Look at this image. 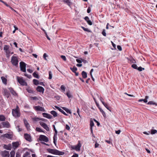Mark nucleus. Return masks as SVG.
Instances as JSON below:
<instances>
[{
	"label": "nucleus",
	"mask_w": 157,
	"mask_h": 157,
	"mask_svg": "<svg viewBox=\"0 0 157 157\" xmlns=\"http://www.w3.org/2000/svg\"><path fill=\"white\" fill-rule=\"evenodd\" d=\"M13 115L15 117H19L20 116L19 107L17 106L16 109H13L12 110Z\"/></svg>",
	"instance_id": "obj_1"
},
{
	"label": "nucleus",
	"mask_w": 157,
	"mask_h": 157,
	"mask_svg": "<svg viewBox=\"0 0 157 157\" xmlns=\"http://www.w3.org/2000/svg\"><path fill=\"white\" fill-rule=\"evenodd\" d=\"M11 62L13 65L17 66L18 63L17 57L14 56H12L11 58Z\"/></svg>",
	"instance_id": "obj_2"
},
{
	"label": "nucleus",
	"mask_w": 157,
	"mask_h": 157,
	"mask_svg": "<svg viewBox=\"0 0 157 157\" xmlns=\"http://www.w3.org/2000/svg\"><path fill=\"white\" fill-rule=\"evenodd\" d=\"M17 79L18 83L21 85L26 86L27 85V83L22 78L17 76Z\"/></svg>",
	"instance_id": "obj_3"
},
{
	"label": "nucleus",
	"mask_w": 157,
	"mask_h": 157,
	"mask_svg": "<svg viewBox=\"0 0 157 157\" xmlns=\"http://www.w3.org/2000/svg\"><path fill=\"white\" fill-rule=\"evenodd\" d=\"M26 64L23 61H21L20 63V67L21 70L24 72H26Z\"/></svg>",
	"instance_id": "obj_4"
},
{
	"label": "nucleus",
	"mask_w": 157,
	"mask_h": 157,
	"mask_svg": "<svg viewBox=\"0 0 157 157\" xmlns=\"http://www.w3.org/2000/svg\"><path fill=\"white\" fill-rule=\"evenodd\" d=\"M81 144L79 141H78V143L76 146L71 145V150H75L76 151H79L80 150Z\"/></svg>",
	"instance_id": "obj_5"
},
{
	"label": "nucleus",
	"mask_w": 157,
	"mask_h": 157,
	"mask_svg": "<svg viewBox=\"0 0 157 157\" xmlns=\"http://www.w3.org/2000/svg\"><path fill=\"white\" fill-rule=\"evenodd\" d=\"M39 140L40 141H43L47 142L49 141L48 138L44 135H40L39 136Z\"/></svg>",
	"instance_id": "obj_6"
},
{
	"label": "nucleus",
	"mask_w": 157,
	"mask_h": 157,
	"mask_svg": "<svg viewBox=\"0 0 157 157\" xmlns=\"http://www.w3.org/2000/svg\"><path fill=\"white\" fill-rule=\"evenodd\" d=\"M2 157H9L10 154L9 151L5 150L2 151L0 153Z\"/></svg>",
	"instance_id": "obj_7"
},
{
	"label": "nucleus",
	"mask_w": 157,
	"mask_h": 157,
	"mask_svg": "<svg viewBox=\"0 0 157 157\" xmlns=\"http://www.w3.org/2000/svg\"><path fill=\"white\" fill-rule=\"evenodd\" d=\"M40 124L46 131H49V128L48 127L46 124L41 121L40 122Z\"/></svg>",
	"instance_id": "obj_8"
},
{
	"label": "nucleus",
	"mask_w": 157,
	"mask_h": 157,
	"mask_svg": "<svg viewBox=\"0 0 157 157\" xmlns=\"http://www.w3.org/2000/svg\"><path fill=\"white\" fill-rule=\"evenodd\" d=\"M55 131V133H54V136L53 137V143L56 146V141L57 139V131L56 130H54Z\"/></svg>",
	"instance_id": "obj_9"
},
{
	"label": "nucleus",
	"mask_w": 157,
	"mask_h": 157,
	"mask_svg": "<svg viewBox=\"0 0 157 157\" xmlns=\"http://www.w3.org/2000/svg\"><path fill=\"white\" fill-rule=\"evenodd\" d=\"M47 151L48 152L52 153L54 155H56L57 151V150L56 149H52L50 148H48L47 149Z\"/></svg>",
	"instance_id": "obj_10"
},
{
	"label": "nucleus",
	"mask_w": 157,
	"mask_h": 157,
	"mask_svg": "<svg viewBox=\"0 0 157 157\" xmlns=\"http://www.w3.org/2000/svg\"><path fill=\"white\" fill-rule=\"evenodd\" d=\"M35 109L37 111H45V110L42 107H40L39 105L35 106L34 107Z\"/></svg>",
	"instance_id": "obj_11"
},
{
	"label": "nucleus",
	"mask_w": 157,
	"mask_h": 157,
	"mask_svg": "<svg viewBox=\"0 0 157 157\" xmlns=\"http://www.w3.org/2000/svg\"><path fill=\"white\" fill-rule=\"evenodd\" d=\"M36 90L39 92L43 93L44 92V89L43 87L41 86H38L36 88Z\"/></svg>",
	"instance_id": "obj_12"
},
{
	"label": "nucleus",
	"mask_w": 157,
	"mask_h": 157,
	"mask_svg": "<svg viewBox=\"0 0 157 157\" xmlns=\"http://www.w3.org/2000/svg\"><path fill=\"white\" fill-rule=\"evenodd\" d=\"M42 115L44 117L49 119H52V117L51 115L45 113H43Z\"/></svg>",
	"instance_id": "obj_13"
},
{
	"label": "nucleus",
	"mask_w": 157,
	"mask_h": 157,
	"mask_svg": "<svg viewBox=\"0 0 157 157\" xmlns=\"http://www.w3.org/2000/svg\"><path fill=\"white\" fill-rule=\"evenodd\" d=\"M24 136L25 139L29 141H31V136H30V135L27 133H25L24 134Z\"/></svg>",
	"instance_id": "obj_14"
},
{
	"label": "nucleus",
	"mask_w": 157,
	"mask_h": 157,
	"mask_svg": "<svg viewBox=\"0 0 157 157\" xmlns=\"http://www.w3.org/2000/svg\"><path fill=\"white\" fill-rule=\"evenodd\" d=\"M2 124L4 127L9 128L10 127V124L8 121L3 122H2Z\"/></svg>",
	"instance_id": "obj_15"
},
{
	"label": "nucleus",
	"mask_w": 157,
	"mask_h": 157,
	"mask_svg": "<svg viewBox=\"0 0 157 157\" xmlns=\"http://www.w3.org/2000/svg\"><path fill=\"white\" fill-rule=\"evenodd\" d=\"M8 89L12 94L15 96H16L17 95V93L14 90L13 88L10 87Z\"/></svg>",
	"instance_id": "obj_16"
},
{
	"label": "nucleus",
	"mask_w": 157,
	"mask_h": 157,
	"mask_svg": "<svg viewBox=\"0 0 157 157\" xmlns=\"http://www.w3.org/2000/svg\"><path fill=\"white\" fill-rule=\"evenodd\" d=\"M3 147L4 148L7 150H10L11 149L12 146L10 144H9L8 145L4 144L3 146Z\"/></svg>",
	"instance_id": "obj_17"
},
{
	"label": "nucleus",
	"mask_w": 157,
	"mask_h": 157,
	"mask_svg": "<svg viewBox=\"0 0 157 157\" xmlns=\"http://www.w3.org/2000/svg\"><path fill=\"white\" fill-rule=\"evenodd\" d=\"M27 91L29 93L33 94L35 92L33 90V88L30 87V86H28L26 89Z\"/></svg>",
	"instance_id": "obj_18"
},
{
	"label": "nucleus",
	"mask_w": 157,
	"mask_h": 157,
	"mask_svg": "<svg viewBox=\"0 0 157 157\" xmlns=\"http://www.w3.org/2000/svg\"><path fill=\"white\" fill-rule=\"evenodd\" d=\"M55 107L65 115H68L63 110L60 109L59 107L56 105L55 106Z\"/></svg>",
	"instance_id": "obj_19"
},
{
	"label": "nucleus",
	"mask_w": 157,
	"mask_h": 157,
	"mask_svg": "<svg viewBox=\"0 0 157 157\" xmlns=\"http://www.w3.org/2000/svg\"><path fill=\"white\" fill-rule=\"evenodd\" d=\"M84 19L89 25H92V22L90 20L88 16L85 17L84 18Z\"/></svg>",
	"instance_id": "obj_20"
},
{
	"label": "nucleus",
	"mask_w": 157,
	"mask_h": 157,
	"mask_svg": "<svg viewBox=\"0 0 157 157\" xmlns=\"http://www.w3.org/2000/svg\"><path fill=\"white\" fill-rule=\"evenodd\" d=\"M64 3L67 4L69 7H71L72 5V3L70 1V0H62Z\"/></svg>",
	"instance_id": "obj_21"
},
{
	"label": "nucleus",
	"mask_w": 157,
	"mask_h": 157,
	"mask_svg": "<svg viewBox=\"0 0 157 157\" xmlns=\"http://www.w3.org/2000/svg\"><path fill=\"white\" fill-rule=\"evenodd\" d=\"M12 144L13 147L14 149L18 147L19 145V142L17 141L13 142L12 143Z\"/></svg>",
	"instance_id": "obj_22"
},
{
	"label": "nucleus",
	"mask_w": 157,
	"mask_h": 157,
	"mask_svg": "<svg viewBox=\"0 0 157 157\" xmlns=\"http://www.w3.org/2000/svg\"><path fill=\"white\" fill-rule=\"evenodd\" d=\"M4 94L7 98H9L10 95V94L9 91L6 89H5L4 90Z\"/></svg>",
	"instance_id": "obj_23"
},
{
	"label": "nucleus",
	"mask_w": 157,
	"mask_h": 157,
	"mask_svg": "<svg viewBox=\"0 0 157 157\" xmlns=\"http://www.w3.org/2000/svg\"><path fill=\"white\" fill-rule=\"evenodd\" d=\"M3 136L8 139H11L12 137V135L6 133L3 135Z\"/></svg>",
	"instance_id": "obj_24"
},
{
	"label": "nucleus",
	"mask_w": 157,
	"mask_h": 157,
	"mask_svg": "<svg viewBox=\"0 0 157 157\" xmlns=\"http://www.w3.org/2000/svg\"><path fill=\"white\" fill-rule=\"evenodd\" d=\"M24 122L25 126L28 129L30 127V125L29 123L25 119H24Z\"/></svg>",
	"instance_id": "obj_25"
},
{
	"label": "nucleus",
	"mask_w": 157,
	"mask_h": 157,
	"mask_svg": "<svg viewBox=\"0 0 157 157\" xmlns=\"http://www.w3.org/2000/svg\"><path fill=\"white\" fill-rule=\"evenodd\" d=\"M62 108L67 113L70 114L71 113V110L68 109L67 108L65 107H62Z\"/></svg>",
	"instance_id": "obj_26"
},
{
	"label": "nucleus",
	"mask_w": 157,
	"mask_h": 157,
	"mask_svg": "<svg viewBox=\"0 0 157 157\" xmlns=\"http://www.w3.org/2000/svg\"><path fill=\"white\" fill-rule=\"evenodd\" d=\"M82 78H85L87 77V74L86 72L84 71H83L82 72Z\"/></svg>",
	"instance_id": "obj_27"
},
{
	"label": "nucleus",
	"mask_w": 157,
	"mask_h": 157,
	"mask_svg": "<svg viewBox=\"0 0 157 157\" xmlns=\"http://www.w3.org/2000/svg\"><path fill=\"white\" fill-rule=\"evenodd\" d=\"M50 113L53 115L54 117H56L57 116V113L54 110L51 111L50 112Z\"/></svg>",
	"instance_id": "obj_28"
},
{
	"label": "nucleus",
	"mask_w": 157,
	"mask_h": 157,
	"mask_svg": "<svg viewBox=\"0 0 157 157\" xmlns=\"http://www.w3.org/2000/svg\"><path fill=\"white\" fill-rule=\"evenodd\" d=\"M103 104L104 105L105 107L106 108L109 110V111L110 112L111 111V108L110 107H109L108 104L105 103H103Z\"/></svg>",
	"instance_id": "obj_29"
},
{
	"label": "nucleus",
	"mask_w": 157,
	"mask_h": 157,
	"mask_svg": "<svg viewBox=\"0 0 157 157\" xmlns=\"http://www.w3.org/2000/svg\"><path fill=\"white\" fill-rule=\"evenodd\" d=\"M33 75L34 77L37 78H39L40 77L36 71H35L34 73H33Z\"/></svg>",
	"instance_id": "obj_30"
},
{
	"label": "nucleus",
	"mask_w": 157,
	"mask_h": 157,
	"mask_svg": "<svg viewBox=\"0 0 157 157\" xmlns=\"http://www.w3.org/2000/svg\"><path fill=\"white\" fill-rule=\"evenodd\" d=\"M1 78L3 83L5 84H6L7 81V79L4 77H2Z\"/></svg>",
	"instance_id": "obj_31"
},
{
	"label": "nucleus",
	"mask_w": 157,
	"mask_h": 157,
	"mask_svg": "<svg viewBox=\"0 0 157 157\" xmlns=\"http://www.w3.org/2000/svg\"><path fill=\"white\" fill-rule=\"evenodd\" d=\"M64 152L63 151H60L58 150H57V153L56 155H64Z\"/></svg>",
	"instance_id": "obj_32"
},
{
	"label": "nucleus",
	"mask_w": 157,
	"mask_h": 157,
	"mask_svg": "<svg viewBox=\"0 0 157 157\" xmlns=\"http://www.w3.org/2000/svg\"><path fill=\"white\" fill-rule=\"evenodd\" d=\"M4 50L6 51V53H8V52H9L8 46L5 45L4 47Z\"/></svg>",
	"instance_id": "obj_33"
},
{
	"label": "nucleus",
	"mask_w": 157,
	"mask_h": 157,
	"mask_svg": "<svg viewBox=\"0 0 157 157\" xmlns=\"http://www.w3.org/2000/svg\"><path fill=\"white\" fill-rule=\"evenodd\" d=\"M70 69L74 73L77 70V67L75 66H74L73 67H70Z\"/></svg>",
	"instance_id": "obj_34"
},
{
	"label": "nucleus",
	"mask_w": 157,
	"mask_h": 157,
	"mask_svg": "<svg viewBox=\"0 0 157 157\" xmlns=\"http://www.w3.org/2000/svg\"><path fill=\"white\" fill-rule=\"evenodd\" d=\"M128 61H129L131 63H136V61L133 58H131V59H128Z\"/></svg>",
	"instance_id": "obj_35"
},
{
	"label": "nucleus",
	"mask_w": 157,
	"mask_h": 157,
	"mask_svg": "<svg viewBox=\"0 0 157 157\" xmlns=\"http://www.w3.org/2000/svg\"><path fill=\"white\" fill-rule=\"evenodd\" d=\"M101 113H102V114L103 117H105L106 115L105 114V113L104 112V111L101 108H99V109Z\"/></svg>",
	"instance_id": "obj_36"
},
{
	"label": "nucleus",
	"mask_w": 157,
	"mask_h": 157,
	"mask_svg": "<svg viewBox=\"0 0 157 157\" xmlns=\"http://www.w3.org/2000/svg\"><path fill=\"white\" fill-rule=\"evenodd\" d=\"M6 118L5 116L3 115H0V121H5Z\"/></svg>",
	"instance_id": "obj_37"
},
{
	"label": "nucleus",
	"mask_w": 157,
	"mask_h": 157,
	"mask_svg": "<svg viewBox=\"0 0 157 157\" xmlns=\"http://www.w3.org/2000/svg\"><path fill=\"white\" fill-rule=\"evenodd\" d=\"M33 83L35 85H38L39 84V81L36 79H34L33 80Z\"/></svg>",
	"instance_id": "obj_38"
},
{
	"label": "nucleus",
	"mask_w": 157,
	"mask_h": 157,
	"mask_svg": "<svg viewBox=\"0 0 157 157\" xmlns=\"http://www.w3.org/2000/svg\"><path fill=\"white\" fill-rule=\"evenodd\" d=\"M82 29L85 31L90 33H91L92 32V31L91 30L87 28H85V27L82 26Z\"/></svg>",
	"instance_id": "obj_39"
},
{
	"label": "nucleus",
	"mask_w": 157,
	"mask_h": 157,
	"mask_svg": "<svg viewBox=\"0 0 157 157\" xmlns=\"http://www.w3.org/2000/svg\"><path fill=\"white\" fill-rule=\"evenodd\" d=\"M33 121H40V118L37 117H34L32 118Z\"/></svg>",
	"instance_id": "obj_40"
},
{
	"label": "nucleus",
	"mask_w": 157,
	"mask_h": 157,
	"mask_svg": "<svg viewBox=\"0 0 157 157\" xmlns=\"http://www.w3.org/2000/svg\"><path fill=\"white\" fill-rule=\"evenodd\" d=\"M147 104L148 105H155L156 106H157V103L151 101L148 102L147 103Z\"/></svg>",
	"instance_id": "obj_41"
},
{
	"label": "nucleus",
	"mask_w": 157,
	"mask_h": 157,
	"mask_svg": "<svg viewBox=\"0 0 157 157\" xmlns=\"http://www.w3.org/2000/svg\"><path fill=\"white\" fill-rule=\"evenodd\" d=\"M36 130L39 132H44L40 128L36 127Z\"/></svg>",
	"instance_id": "obj_42"
},
{
	"label": "nucleus",
	"mask_w": 157,
	"mask_h": 157,
	"mask_svg": "<svg viewBox=\"0 0 157 157\" xmlns=\"http://www.w3.org/2000/svg\"><path fill=\"white\" fill-rule=\"evenodd\" d=\"M10 157H14L15 151H12L10 152Z\"/></svg>",
	"instance_id": "obj_43"
},
{
	"label": "nucleus",
	"mask_w": 157,
	"mask_h": 157,
	"mask_svg": "<svg viewBox=\"0 0 157 157\" xmlns=\"http://www.w3.org/2000/svg\"><path fill=\"white\" fill-rule=\"evenodd\" d=\"M144 69H145L144 68H143L141 67H137V70H138L139 71H141L142 70H144Z\"/></svg>",
	"instance_id": "obj_44"
},
{
	"label": "nucleus",
	"mask_w": 157,
	"mask_h": 157,
	"mask_svg": "<svg viewBox=\"0 0 157 157\" xmlns=\"http://www.w3.org/2000/svg\"><path fill=\"white\" fill-rule=\"evenodd\" d=\"M157 131L155 129H152L151 130V134H154L157 133Z\"/></svg>",
	"instance_id": "obj_45"
},
{
	"label": "nucleus",
	"mask_w": 157,
	"mask_h": 157,
	"mask_svg": "<svg viewBox=\"0 0 157 157\" xmlns=\"http://www.w3.org/2000/svg\"><path fill=\"white\" fill-rule=\"evenodd\" d=\"M52 72L50 71L49 72V77L48 79H52Z\"/></svg>",
	"instance_id": "obj_46"
},
{
	"label": "nucleus",
	"mask_w": 157,
	"mask_h": 157,
	"mask_svg": "<svg viewBox=\"0 0 157 157\" xmlns=\"http://www.w3.org/2000/svg\"><path fill=\"white\" fill-rule=\"evenodd\" d=\"M66 95L69 98H71L72 97V96L69 92H67L66 93Z\"/></svg>",
	"instance_id": "obj_47"
},
{
	"label": "nucleus",
	"mask_w": 157,
	"mask_h": 157,
	"mask_svg": "<svg viewBox=\"0 0 157 157\" xmlns=\"http://www.w3.org/2000/svg\"><path fill=\"white\" fill-rule=\"evenodd\" d=\"M132 67L136 69H137L138 67L137 65L135 64H133L132 65Z\"/></svg>",
	"instance_id": "obj_48"
},
{
	"label": "nucleus",
	"mask_w": 157,
	"mask_h": 157,
	"mask_svg": "<svg viewBox=\"0 0 157 157\" xmlns=\"http://www.w3.org/2000/svg\"><path fill=\"white\" fill-rule=\"evenodd\" d=\"M60 57L64 61H66L67 60V59L65 56L63 55H61L60 56Z\"/></svg>",
	"instance_id": "obj_49"
},
{
	"label": "nucleus",
	"mask_w": 157,
	"mask_h": 157,
	"mask_svg": "<svg viewBox=\"0 0 157 157\" xmlns=\"http://www.w3.org/2000/svg\"><path fill=\"white\" fill-rule=\"evenodd\" d=\"M29 155V152L26 151L23 155V157H27V156Z\"/></svg>",
	"instance_id": "obj_50"
},
{
	"label": "nucleus",
	"mask_w": 157,
	"mask_h": 157,
	"mask_svg": "<svg viewBox=\"0 0 157 157\" xmlns=\"http://www.w3.org/2000/svg\"><path fill=\"white\" fill-rule=\"evenodd\" d=\"M90 127L92 128L94 125V123L93 121L91 120L90 122Z\"/></svg>",
	"instance_id": "obj_51"
},
{
	"label": "nucleus",
	"mask_w": 157,
	"mask_h": 157,
	"mask_svg": "<svg viewBox=\"0 0 157 157\" xmlns=\"http://www.w3.org/2000/svg\"><path fill=\"white\" fill-rule=\"evenodd\" d=\"M102 34L104 36H106V33H105V29H104L103 31H102Z\"/></svg>",
	"instance_id": "obj_52"
},
{
	"label": "nucleus",
	"mask_w": 157,
	"mask_h": 157,
	"mask_svg": "<svg viewBox=\"0 0 157 157\" xmlns=\"http://www.w3.org/2000/svg\"><path fill=\"white\" fill-rule=\"evenodd\" d=\"M16 157H21L20 153L19 152H17L16 154Z\"/></svg>",
	"instance_id": "obj_53"
},
{
	"label": "nucleus",
	"mask_w": 157,
	"mask_h": 157,
	"mask_svg": "<svg viewBox=\"0 0 157 157\" xmlns=\"http://www.w3.org/2000/svg\"><path fill=\"white\" fill-rule=\"evenodd\" d=\"M65 87L63 85H61L60 87L61 89L63 91H64L65 90Z\"/></svg>",
	"instance_id": "obj_54"
},
{
	"label": "nucleus",
	"mask_w": 157,
	"mask_h": 157,
	"mask_svg": "<svg viewBox=\"0 0 157 157\" xmlns=\"http://www.w3.org/2000/svg\"><path fill=\"white\" fill-rule=\"evenodd\" d=\"M76 61L77 62L80 63L82 62V59H76Z\"/></svg>",
	"instance_id": "obj_55"
},
{
	"label": "nucleus",
	"mask_w": 157,
	"mask_h": 157,
	"mask_svg": "<svg viewBox=\"0 0 157 157\" xmlns=\"http://www.w3.org/2000/svg\"><path fill=\"white\" fill-rule=\"evenodd\" d=\"M43 57L45 60H47L46 57H48V56L46 53H45L44 54Z\"/></svg>",
	"instance_id": "obj_56"
},
{
	"label": "nucleus",
	"mask_w": 157,
	"mask_h": 157,
	"mask_svg": "<svg viewBox=\"0 0 157 157\" xmlns=\"http://www.w3.org/2000/svg\"><path fill=\"white\" fill-rule=\"evenodd\" d=\"M24 75L25 76H26L27 78H30L31 77V75H28L26 74H25Z\"/></svg>",
	"instance_id": "obj_57"
},
{
	"label": "nucleus",
	"mask_w": 157,
	"mask_h": 157,
	"mask_svg": "<svg viewBox=\"0 0 157 157\" xmlns=\"http://www.w3.org/2000/svg\"><path fill=\"white\" fill-rule=\"evenodd\" d=\"M99 99L100 100V101H101V102H102V103L103 104V103H105V102L103 101H104V99H103L102 98V97H100V98H99Z\"/></svg>",
	"instance_id": "obj_58"
},
{
	"label": "nucleus",
	"mask_w": 157,
	"mask_h": 157,
	"mask_svg": "<svg viewBox=\"0 0 157 157\" xmlns=\"http://www.w3.org/2000/svg\"><path fill=\"white\" fill-rule=\"evenodd\" d=\"M117 49L120 51H121L122 50V48L121 47L120 45H117Z\"/></svg>",
	"instance_id": "obj_59"
},
{
	"label": "nucleus",
	"mask_w": 157,
	"mask_h": 157,
	"mask_svg": "<svg viewBox=\"0 0 157 157\" xmlns=\"http://www.w3.org/2000/svg\"><path fill=\"white\" fill-rule=\"evenodd\" d=\"M90 11H91L90 8V7H89L88 8V9H87V12L88 13H89L90 12Z\"/></svg>",
	"instance_id": "obj_60"
},
{
	"label": "nucleus",
	"mask_w": 157,
	"mask_h": 157,
	"mask_svg": "<svg viewBox=\"0 0 157 157\" xmlns=\"http://www.w3.org/2000/svg\"><path fill=\"white\" fill-rule=\"evenodd\" d=\"M27 71L30 73H32L33 72V71L30 69H27Z\"/></svg>",
	"instance_id": "obj_61"
},
{
	"label": "nucleus",
	"mask_w": 157,
	"mask_h": 157,
	"mask_svg": "<svg viewBox=\"0 0 157 157\" xmlns=\"http://www.w3.org/2000/svg\"><path fill=\"white\" fill-rule=\"evenodd\" d=\"M78 155L76 153H74V155L71 156V157H78Z\"/></svg>",
	"instance_id": "obj_62"
},
{
	"label": "nucleus",
	"mask_w": 157,
	"mask_h": 157,
	"mask_svg": "<svg viewBox=\"0 0 157 157\" xmlns=\"http://www.w3.org/2000/svg\"><path fill=\"white\" fill-rule=\"evenodd\" d=\"M31 98L32 99H33V100H36L37 99V98L35 96V97H31Z\"/></svg>",
	"instance_id": "obj_63"
},
{
	"label": "nucleus",
	"mask_w": 157,
	"mask_h": 157,
	"mask_svg": "<svg viewBox=\"0 0 157 157\" xmlns=\"http://www.w3.org/2000/svg\"><path fill=\"white\" fill-rule=\"evenodd\" d=\"M121 132L120 130H118L117 131H116L115 132L117 134H119Z\"/></svg>",
	"instance_id": "obj_64"
}]
</instances>
